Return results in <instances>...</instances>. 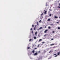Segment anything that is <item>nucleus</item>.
I'll list each match as a JSON object with an SVG mask.
<instances>
[{"instance_id": "nucleus-1", "label": "nucleus", "mask_w": 60, "mask_h": 60, "mask_svg": "<svg viewBox=\"0 0 60 60\" xmlns=\"http://www.w3.org/2000/svg\"><path fill=\"white\" fill-rule=\"evenodd\" d=\"M48 30H45L44 32L45 33H46V32H47L48 31Z\"/></svg>"}, {"instance_id": "nucleus-25", "label": "nucleus", "mask_w": 60, "mask_h": 60, "mask_svg": "<svg viewBox=\"0 0 60 60\" xmlns=\"http://www.w3.org/2000/svg\"><path fill=\"white\" fill-rule=\"evenodd\" d=\"M52 32V33H55V32H54V31H53Z\"/></svg>"}, {"instance_id": "nucleus-4", "label": "nucleus", "mask_w": 60, "mask_h": 60, "mask_svg": "<svg viewBox=\"0 0 60 60\" xmlns=\"http://www.w3.org/2000/svg\"><path fill=\"white\" fill-rule=\"evenodd\" d=\"M37 34V32H36L35 33V35L36 36H37V35H36V34Z\"/></svg>"}, {"instance_id": "nucleus-6", "label": "nucleus", "mask_w": 60, "mask_h": 60, "mask_svg": "<svg viewBox=\"0 0 60 60\" xmlns=\"http://www.w3.org/2000/svg\"><path fill=\"white\" fill-rule=\"evenodd\" d=\"M43 28L42 27H40V28H39V29L40 30V29H42Z\"/></svg>"}, {"instance_id": "nucleus-23", "label": "nucleus", "mask_w": 60, "mask_h": 60, "mask_svg": "<svg viewBox=\"0 0 60 60\" xmlns=\"http://www.w3.org/2000/svg\"><path fill=\"white\" fill-rule=\"evenodd\" d=\"M57 56V55H56V56H55V57H56V56Z\"/></svg>"}, {"instance_id": "nucleus-37", "label": "nucleus", "mask_w": 60, "mask_h": 60, "mask_svg": "<svg viewBox=\"0 0 60 60\" xmlns=\"http://www.w3.org/2000/svg\"><path fill=\"white\" fill-rule=\"evenodd\" d=\"M38 31H39V29H38Z\"/></svg>"}, {"instance_id": "nucleus-41", "label": "nucleus", "mask_w": 60, "mask_h": 60, "mask_svg": "<svg viewBox=\"0 0 60 60\" xmlns=\"http://www.w3.org/2000/svg\"><path fill=\"white\" fill-rule=\"evenodd\" d=\"M53 40V39H52V40Z\"/></svg>"}, {"instance_id": "nucleus-35", "label": "nucleus", "mask_w": 60, "mask_h": 60, "mask_svg": "<svg viewBox=\"0 0 60 60\" xmlns=\"http://www.w3.org/2000/svg\"><path fill=\"white\" fill-rule=\"evenodd\" d=\"M46 26H45V28H46Z\"/></svg>"}, {"instance_id": "nucleus-13", "label": "nucleus", "mask_w": 60, "mask_h": 60, "mask_svg": "<svg viewBox=\"0 0 60 60\" xmlns=\"http://www.w3.org/2000/svg\"><path fill=\"white\" fill-rule=\"evenodd\" d=\"M48 28L49 29H50V26L48 27Z\"/></svg>"}, {"instance_id": "nucleus-34", "label": "nucleus", "mask_w": 60, "mask_h": 60, "mask_svg": "<svg viewBox=\"0 0 60 60\" xmlns=\"http://www.w3.org/2000/svg\"><path fill=\"white\" fill-rule=\"evenodd\" d=\"M40 37V36H39V37H38L37 38H38V37Z\"/></svg>"}, {"instance_id": "nucleus-26", "label": "nucleus", "mask_w": 60, "mask_h": 60, "mask_svg": "<svg viewBox=\"0 0 60 60\" xmlns=\"http://www.w3.org/2000/svg\"><path fill=\"white\" fill-rule=\"evenodd\" d=\"M42 15H43V14H41V16H42Z\"/></svg>"}, {"instance_id": "nucleus-40", "label": "nucleus", "mask_w": 60, "mask_h": 60, "mask_svg": "<svg viewBox=\"0 0 60 60\" xmlns=\"http://www.w3.org/2000/svg\"><path fill=\"white\" fill-rule=\"evenodd\" d=\"M38 53H40V51H39L38 52Z\"/></svg>"}, {"instance_id": "nucleus-8", "label": "nucleus", "mask_w": 60, "mask_h": 60, "mask_svg": "<svg viewBox=\"0 0 60 60\" xmlns=\"http://www.w3.org/2000/svg\"><path fill=\"white\" fill-rule=\"evenodd\" d=\"M42 41V39H40L39 40V41Z\"/></svg>"}, {"instance_id": "nucleus-10", "label": "nucleus", "mask_w": 60, "mask_h": 60, "mask_svg": "<svg viewBox=\"0 0 60 60\" xmlns=\"http://www.w3.org/2000/svg\"><path fill=\"white\" fill-rule=\"evenodd\" d=\"M46 12H47V11H45V12H44V14H46Z\"/></svg>"}, {"instance_id": "nucleus-38", "label": "nucleus", "mask_w": 60, "mask_h": 60, "mask_svg": "<svg viewBox=\"0 0 60 60\" xmlns=\"http://www.w3.org/2000/svg\"><path fill=\"white\" fill-rule=\"evenodd\" d=\"M46 6H47V5H46Z\"/></svg>"}, {"instance_id": "nucleus-12", "label": "nucleus", "mask_w": 60, "mask_h": 60, "mask_svg": "<svg viewBox=\"0 0 60 60\" xmlns=\"http://www.w3.org/2000/svg\"><path fill=\"white\" fill-rule=\"evenodd\" d=\"M32 52L33 53H34V51L33 50L32 51Z\"/></svg>"}, {"instance_id": "nucleus-27", "label": "nucleus", "mask_w": 60, "mask_h": 60, "mask_svg": "<svg viewBox=\"0 0 60 60\" xmlns=\"http://www.w3.org/2000/svg\"><path fill=\"white\" fill-rule=\"evenodd\" d=\"M36 27V25L35 26V27Z\"/></svg>"}, {"instance_id": "nucleus-44", "label": "nucleus", "mask_w": 60, "mask_h": 60, "mask_svg": "<svg viewBox=\"0 0 60 60\" xmlns=\"http://www.w3.org/2000/svg\"><path fill=\"white\" fill-rule=\"evenodd\" d=\"M60 18V16L59 17Z\"/></svg>"}, {"instance_id": "nucleus-28", "label": "nucleus", "mask_w": 60, "mask_h": 60, "mask_svg": "<svg viewBox=\"0 0 60 60\" xmlns=\"http://www.w3.org/2000/svg\"><path fill=\"white\" fill-rule=\"evenodd\" d=\"M51 52V51H50V52H49V53H50Z\"/></svg>"}, {"instance_id": "nucleus-9", "label": "nucleus", "mask_w": 60, "mask_h": 60, "mask_svg": "<svg viewBox=\"0 0 60 60\" xmlns=\"http://www.w3.org/2000/svg\"><path fill=\"white\" fill-rule=\"evenodd\" d=\"M50 19H49L47 20V21H50Z\"/></svg>"}, {"instance_id": "nucleus-21", "label": "nucleus", "mask_w": 60, "mask_h": 60, "mask_svg": "<svg viewBox=\"0 0 60 60\" xmlns=\"http://www.w3.org/2000/svg\"><path fill=\"white\" fill-rule=\"evenodd\" d=\"M35 27H34V30H35Z\"/></svg>"}, {"instance_id": "nucleus-14", "label": "nucleus", "mask_w": 60, "mask_h": 60, "mask_svg": "<svg viewBox=\"0 0 60 60\" xmlns=\"http://www.w3.org/2000/svg\"><path fill=\"white\" fill-rule=\"evenodd\" d=\"M51 15H52L51 14H50L49 15V16L50 17L51 16Z\"/></svg>"}, {"instance_id": "nucleus-11", "label": "nucleus", "mask_w": 60, "mask_h": 60, "mask_svg": "<svg viewBox=\"0 0 60 60\" xmlns=\"http://www.w3.org/2000/svg\"><path fill=\"white\" fill-rule=\"evenodd\" d=\"M54 45V44H51L50 45L51 46H52L53 45Z\"/></svg>"}, {"instance_id": "nucleus-29", "label": "nucleus", "mask_w": 60, "mask_h": 60, "mask_svg": "<svg viewBox=\"0 0 60 60\" xmlns=\"http://www.w3.org/2000/svg\"><path fill=\"white\" fill-rule=\"evenodd\" d=\"M37 49V48H35V49Z\"/></svg>"}, {"instance_id": "nucleus-43", "label": "nucleus", "mask_w": 60, "mask_h": 60, "mask_svg": "<svg viewBox=\"0 0 60 60\" xmlns=\"http://www.w3.org/2000/svg\"><path fill=\"white\" fill-rule=\"evenodd\" d=\"M59 5H60V3L59 4Z\"/></svg>"}, {"instance_id": "nucleus-18", "label": "nucleus", "mask_w": 60, "mask_h": 60, "mask_svg": "<svg viewBox=\"0 0 60 60\" xmlns=\"http://www.w3.org/2000/svg\"><path fill=\"white\" fill-rule=\"evenodd\" d=\"M32 40V39H30V40H29V41H31Z\"/></svg>"}, {"instance_id": "nucleus-15", "label": "nucleus", "mask_w": 60, "mask_h": 60, "mask_svg": "<svg viewBox=\"0 0 60 60\" xmlns=\"http://www.w3.org/2000/svg\"><path fill=\"white\" fill-rule=\"evenodd\" d=\"M58 29H60V27H58Z\"/></svg>"}, {"instance_id": "nucleus-33", "label": "nucleus", "mask_w": 60, "mask_h": 60, "mask_svg": "<svg viewBox=\"0 0 60 60\" xmlns=\"http://www.w3.org/2000/svg\"><path fill=\"white\" fill-rule=\"evenodd\" d=\"M56 54H54V55H56Z\"/></svg>"}, {"instance_id": "nucleus-36", "label": "nucleus", "mask_w": 60, "mask_h": 60, "mask_svg": "<svg viewBox=\"0 0 60 60\" xmlns=\"http://www.w3.org/2000/svg\"><path fill=\"white\" fill-rule=\"evenodd\" d=\"M46 35H44V36H46Z\"/></svg>"}, {"instance_id": "nucleus-2", "label": "nucleus", "mask_w": 60, "mask_h": 60, "mask_svg": "<svg viewBox=\"0 0 60 60\" xmlns=\"http://www.w3.org/2000/svg\"><path fill=\"white\" fill-rule=\"evenodd\" d=\"M34 39L35 40L36 39H37V38H36V37H34Z\"/></svg>"}, {"instance_id": "nucleus-30", "label": "nucleus", "mask_w": 60, "mask_h": 60, "mask_svg": "<svg viewBox=\"0 0 60 60\" xmlns=\"http://www.w3.org/2000/svg\"><path fill=\"white\" fill-rule=\"evenodd\" d=\"M32 34H33V31H32Z\"/></svg>"}, {"instance_id": "nucleus-19", "label": "nucleus", "mask_w": 60, "mask_h": 60, "mask_svg": "<svg viewBox=\"0 0 60 60\" xmlns=\"http://www.w3.org/2000/svg\"><path fill=\"white\" fill-rule=\"evenodd\" d=\"M41 20H40L39 21V22L40 23H41Z\"/></svg>"}, {"instance_id": "nucleus-17", "label": "nucleus", "mask_w": 60, "mask_h": 60, "mask_svg": "<svg viewBox=\"0 0 60 60\" xmlns=\"http://www.w3.org/2000/svg\"><path fill=\"white\" fill-rule=\"evenodd\" d=\"M27 49H30V47H28L27 48Z\"/></svg>"}, {"instance_id": "nucleus-16", "label": "nucleus", "mask_w": 60, "mask_h": 60, "mask_svg": "<svg viewBox=\"0 0 60 60\" xmlns=\"http://www.w3.org/2000/svg\"><path fill=\"white\" fill-rule=\"evenodd\" d=\"M38 22H37V26H38Z\"/></svg>"}, {"instance_id": "nucleus-7", "label": "nucleus", "mask_w": 60, "mask_h": 60, "mask_svg": "<svg viewBox=\"0 0 60 60\" xmlns=\"http://www.w3.org/2000/svg\"><path fill=\"white\" fill-rule=\"evenodd\" d=\"M60 52H58V53H57L58 55H59L60 54Z\"/></svg>"}, {"instance_id": "nucleus-32", "label": "nucleus", "mask_w": 60, "mask_h": 60, "mask_svg": "<svg viewBox=\"0 0 60 60\" xmlns=\"http://www.w3.org/2000/svg\"><path fill=\"white\" fill-rule=\"evenodd\" d=\"M39 47V45H38V47Z\"/></svg>"}, {"instance_id": "nucleus-39", "label": "nucleus", "mask_w": 60, "mask_h": 60, "mask_svg": "<svg viewBox=\"0 0 60 60\" xmlns=\"http://www.w3.org/2000/svg\"><path fill=\"white\" fill-rule=\"evenodd\" d=\"M49 11H51V10L50 9H49Z\"/></svg>"}, {"instance_id": "nucleus-5", "label": "nucleus", "mask_w": 60, "mask_h": 60, "mask_svg": "<svg viewBox=\"0 0 60 60\" xmlns=\"http://www.w3.org/2000/svg\"><path fill=\"white\" fill-rule=\"evenodd\" d=\"M54 18H55V19H57V18H58V17L56 16H55Z\"/></svg>"}, {"instance_id": "nucleus-3", "label": "nucleus", "mask_w": 60, "mask_h": 60, "mask_svg": "<svg viewBox=\"0 0 60 60\" xmlns=\"http://www.w3.org/2000/svg\"><path fill=\"white\" fill-rule=\"evenodd\" d=\"M37 55V52L36 53L34 54V56H36V55Z\"/></svg>"}, {"instance_id": "nucleus-31", "label": "nucleus", "mask_w": 60, "mask_h": 60, "mask_svg": "<svg viewBox=\"0 0 60 60\" xmlns=\"http://www.w3.org/2000/svg\"><path fill=\"white\" fill-rule=\"evenodd\" d=\"M56 23H59V22H57Z\"/></svg>"}, {"instance_id": "nucleus-42", "label": "nucleus", "mask_w": 60, "mask_h": 60, "mask_svg": "<svg viewBox=\"0 0 60 60\" xmlns=\"http://www.w3.org/2000/svg\"><path fill=\"white\" fill-rule=\"evenodd\" d=\"M44 11H45V10H44Z\"/></svg>"}, {"instance_id": "nucleus-24", "label": "nucleus", "mask_w": 60, "mask_h": 60, "mask_svg": "<svg viewBox=\"0 0 60 60\" xmlns=\"http://www.w3.org/2000/svg\"><path fill=\"white\" fill-rule=\"evenodd\" d=\"M30 30H32V28H31V29H30Z\"/></svg>"}, {"instance_id": "nucleus-20", "label": "nucleus", "mask_w": 60, "mask_h": 60, "mask_svg": "<svg viewBox=\"0 0 60 60\" xmlns=\"http://www.w3.org/2000/svg\"><path fill=\"white\" fill-rule=\"evenodd\" d=\"M34 25H32V27H34Z\"/></svg>"}, {"instance_id": "nucleus-45", "label": "nucleus", "mask_w": 60, "mask_h": 60, "mask_svg": "<svg viewBox=\"0 0 60 60\" xmlns=\"http://www.w3.org/2000/svg\"><path fill=\"white\" fill-rule=\"evenodd\" d=\"M47 3H46V4H47Z\"/></svg>"}, {"instance_id": "nucleus-22", "label": "nucleus", "mask_w": 60, "mask_h": 60, "mask_svg": "<svg viewBox=\"0 0 60 60\" xmlns=\"http://www.w3.org/2000/svg\"><path fill=\"white\" fill-rule=\"evenodd\" d=\"M45 43V42H43L42 43L43 44V43Z\"/></svg>"}]
</instances>
